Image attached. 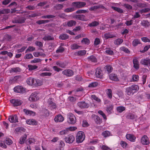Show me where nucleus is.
Listing matches in <instances>:
<instances>
[{
    "label": "nucleus",
    "instance_id": "obj_57",
    "mask_svg": "<svg viewBox=\"0 0 150 150\" xmlns=\"http://www.w3.org/2000/svg\"><path fill=\"white\" fill-rule=\"evenodd\" d=\"M139 76L137 75H133L132 76V80L133 81H137L139 80Z\"/></svg>",
    "mask_w": 150,
    "mask_h": 150
},
{
    "label": "nucleus",
    "instance_id": "obj_18",
    "mask_svg": "<svg viewBox=\"0 0 150 150\" xmlns=\"http://www.w3.org/2000/svg\"><path fill=\"white\" fill-rule=\"evenodd\" d=\"M96 74L97 77L101 78L103 74V71L101 69L98 68L96 69Z\"/></svg>",
    "mask_w": 150,
    "mask_h": 150
},
{
    "label": "nucleus",
    "instance_id": "obj_54",
    "mask_svg": "<svg viewBox=\"0 0 150 150\" xmlns=\"http://www.w3.org/2000/svg\"><path fill=\"white\" fill-rule=\"evenodd\" d=\"M137 5L138 7L141 8H145L146 6V4L142 3H138L137 4Z\"/></svg>",
    "mask_w": 150,
    "mask_h": 150
},
{
    "label": "nucleus",
    "instance_id": "obj_31",
    "mask_svg": "<svg viewBox=\"0 0 150 150\" xmlns=\"http://www.w3.org/2000/svg\"><path fill=\"white\" fill-rule=\"evenodd\" d=\"M104 6L102 5H100L98 6H94L91 7L89 8V10L91 11H94L95 9L100 8H103Z\"/></svg>",
    "mask_w": 150,
    "mask_h": 150
},
{
    "label": "nucleus",
    "instance_id": "obj_62",
    "mask_svg": "<svg viewBox=\"0 0 150 150\" xmlns=\"http://www.w3.org/2000/svg\"><path fill=\"white\" fill-rule=\"evenodd\" d=\"M98 113L100 115H102L103 117L105 120H106L107 118L103 112L101 110H99L98 112Z\"/></svg>",
    "mask_w": 150,
    "mask_h": 150
},
{
    "label": "nucleus",
    "instance_id": "obj_42",
    "mask_svg": "<svg viewBox=\"0 0 150 150\" xmlns=\"http://www.w3.org/2000/svg\"><path fill=\"white\" fill-rule=\"evenodd\" d=\"M82 43H84L85 44L88 45L90 43L89 39L87 38H83L81 41Z\"/></svg>",
    "mask_w": 150,
    "mask_h": 150
},
{
    "label": "nucleus",
    "instance_id": "obj_29",
    "mask_svg": "<svg viewBox=\"0 0 150 150\" xmlns=\"http://www.w3.org/2000/svg\"><path fill=\"white\" fill-rule=\"evenodd\" d=\"M86 51L85 50H80L76 53V55L80 56L84 55L86 54Z\"/></svg>",
    "mask_w": 150,
    "mask_h": 150
},
{
    "label": "nucleus",
    "instance_id": "obj_28",
    "mask_svg": "<svg viewBox=\"0 0 150 150\" xmlns=\"http://www.w3.org/2000/svg\"><path fill=\"white\" fill-rule=\"evenodd\" d=\"M69 38V35L66 34H61L59 37V38L62 40H66Z\"/></svg>",
    "mask_w": 150,
    "mask_h": 150
},
{
    "label": "nucleus",
    "instance_id": "obj_17",
    "mask_svg": "<svg viewBox=\"0 0 150 150\" xmlns=\"http://www.w3.org/2000/svg\"><path fill=\"white\" fill-rule=\"evenodd\" d=\"M126 139L132 142H134L135 141L136 137L133 134H127L126 135Z\"/></svg>",
    "mask_w": 150,
    "mask_h": 150
},
{
    "label": "nucleus",
    "instance_id": "obj_7",
    "mask_svg": "<svg viewBox=\"0 0 150 150\" xmlns=\"http://www.w3.org/2000/svg\"><path fill=\"white\" fill-rule=\"evenodd\" d=\"M38 94L36 92H34L31 93L30 95L29 100L32 101H35L39 99Z\"/></svg>",
    "mask_w": 150,
    "mask_h": 150
},
{
    "label": "nucleus",
    "instance_id": "obj_26",
    "mask_svg": "<svg viewBox=\"0 0 150 150\" xmlns=\"http://www.w3.org/2000/svg\"><path fill=\"white\" fill-rule=\"evenodd\" d=\"M76 24V22L75 21L71 20L67 22V25L69 27H71L75 25Z\"/></svg>",
    "mask_w": 150,
    "mask_h": 150
},
{
    "label": "nucleus",
    "instance_id": "obj_51",
    "mask_svg": "<svg viewBox=\"0 0 150 150\" xmlns=\"http://www.w3.org/2000/svg\"><path fill=\"white\" fill-rule=\"evenodd\" d=\"M88 59L93 62H95L96 61V59L93 55H91L88 57Z\"/></svg>",
    "mask_w": 150,
    "mask_h": 150
},
{
    "label": "nucleus",
    "instance_id": "obj_61",
    "mask_svg": "<svg viewBox=\"0 0 150 150\" xmlns=\"http://www.w3.org/2000/svg\"><path fill=\"white\" fill-rule=\"evenodd\" d=\"M85 18V16L83 15H79L77 16L76 18L78 20L83 21Z\"/></svg>",
    "mask_w": 150,
    "mask_h": 150
},
{
    "label": "nucleus",
    "instance_id": "obj_4",
    "mask_svg": "<svg viewBox=\"0 0 150 150\" xmlns=\"http://www.w3.org/2000/svg\"><path fill=\"white\" fill-rule=\"evenodd\" d=\"M10 102L13 107H16L21 105L23 103V101L18 99H12L10 100Z\"/></svg>",
    "mask_w": 150,
    "mask_h": 150
},
{
    "label": "nucleus",
    "instance_id": "obj_1",
    "mask_svg": "<svg viewBox=\"0 0 150 150\" xmlns=\"http://www.w3.org/2000/svg\"><path fill=\"white\" fill-rule=\"evenodd\" d=\"M138 86L136 85H133L125 89V94L129 96L132 95L139 90Z\"/></svg>",
    "mask_w": 150,
    "mask_h": 150
},
{
    "label": "nucleus",
    "instance_id": "obj_33",
    "mask_svg": "<svg viewBox=\"0 0 150 150\" xmlns=\"http://www.w3.org/2000/svg\"><path fill=\"white\" fill-rule=\"evenodd\" d=\"M123 42V40L122 39L118 38L115 40L114 43L115 45H119L121 44Z\"/></svg>",
    "mask_w": 150,
    "mask_h": 150
},
{
    "label": "nucleus",
    "instance_id": "obj_56",
    "mask_svg": "<svg viewBox=\"0 0 150 150\" xmlns=\"http://www.w3.org/2000/svg\"><path fill=\"white\" fill-rule=\"evenodd\" d=\"M91 98L92 99L98 102H100V99L98 97H97L95 95H93L91 96Z\"/></svg>",
    "mask_w": 150,
    "mask_h": 150
},
{
    "label": "nucleus",
    "instance_id": "obj_41",
    "mask_svg": "<svg viewBox=\"0 0 150 150\" xmlns=\"http://www.w3.org/2000/svg\"><path fill=\"white\" fill-rule=\"evenodd\" d=\"M105 69L108 73H110L112 72L113 68L110 65H107L105 67Z\"/></svg>",
    "mask_w": 150,
    "mask_h": 150
},
{
    "label": "nucleus",
    "instance_id": "obj_43",
    "mask_svg": "<svg viewBox=\"0 0 150 150\" xmlns=\"http://www.w3.org/2000/svg\"><path fill=\"white\" fill-rule=\"evenodd\" d=\"M71 50H74L78 49L80 46L78 45L77 44L74 43L71 45Z\"/></svg>",
    "mask_w": 150,
    "mask_h": 150
},
{
    "label": "nucleus",
    "instance_id": "obj_50",
    "mask_svg": "<svg viewBox=\"0 0 150 150\" xmlns=\"http://www.w3.org/2000/svg\"><path fill=\"white\" fill-rule=\"evenodd\" d=\"M75 10L74 7L69 8L65 9L64 11L65 12L69 13L72 12Z\"/></svg>",
    "mask_w": 150,
    "mask_h": 150
},
{
    "label": "nucleus",
    "instance_id": "obj_6",
    "mask_svg": "<svg viewBox=\"0 0 150 150\" xmlns=\"http://www.w3.org/2000/svg\"><path fill=\"white\" fill-rule=\"evenodd\" d=\"M13 90L14 92L18 93H23L26 92V89L21 86H17L15 87Z\"/></svg>",
    "mask_w": 150,
    "mask_h": 150
},
{
    "label": "nucleus",
    "instance_id": "obj_49",
    "mask_svg": "<svg viewBox=\"0 0 150 150\" xmlns=\"http://www.w3.org/2000/svg\"><path fill=\"white\" fill-rule=\"evenodd\" d=\"M150 10V9L149 8H146L141 10H140L139 11V12L141 13L142 14L143 13H145L149 12Z\"/></svg>",
    "mask_w": 150,
    "mask_h": 150
},
{
    "label": "nucleus",
    "instance_id": "obj_47",
    "mask_svg": "<svg viewBox=\"0 0 150 150\" xmlns=\"http://www.w3.org/2000/svg\"><path fill=\"white\" fill-rule=\"evenodd\" d=\"M113 109V106L111 105H110L107 106V111L108 113H110L111 111Z\"/></svg>",
    "mask_w": 150,
    "mask_h": 150
},
{
    "label": "nucleus",
    "instance_id": "obj_11",
    "mask_svg": "<svg viewBox=\"0 0 150 150\" xmlns=\"http://www.w3.org/2000/svg\"><path fill=\"white\" fill-rule=\"evenodd\" d=\"M75 140V138L74 136L70 134L68 135L65 138V141L66 142L70 144L73 143Z\"/></svg>",
    "mask_w": 150,
    "mask_h": 150
},
{
    "label": "nucleus",
    "instance_id": "obj_46",
    "mask_svg": "<svg viewBox=\"0 0 150 150\" xmlns=\"http://www.w3.org/2000/svg\"><path fill=\"white\" fill-rule=\"evenodd\" d=\"M55 16H55L53 15H50L42 16L41 17V18H54L55 17Z\"/></svg>",
    "mask_w": 150,
    "mask_h": 150
},
{
    "label": "nucleus",
    "instance_id": "obj_34",
    "mask_svg": "<svg viewBox=\"0 0 150 150\" xmlns=\"http://www.w3.org/2000/svg\"><path fill=\"white\" fill-rule=\"evenodd\" d=\"M140 44V42L139 40L138 39H135L132 42V45L134 46H136Z\"/></svg>",
    "mask_w": 150,
    "mask_h": 150
},
{
    "label": "nucleus",
    "instance_id": "obj_30",
    "mask_svg": "<svg viewBox=\"0 0 150 150\" xmlns=\"http://www.w3.org/2000/svg\"><path fill=\"white\" fill-rule=\"evenodd\" d=\"M10 10L9 9H3L0 10V15L1 14H7L10 12Z\"/></svg>",
    "mask_w": 150,
    "mask_h": 150
},
{
    "label": "nucleus",
    "instance_id": "obj_27",
    "mask_svg": "<svg viewBox=\"0 0 150 150\" xmlns=\"http://www.w3.org/2000/svg\"><path fill=\"white\" fill-rule=\"evenodd\" d=\"M43 40L45 41L53 40L54 39V38L50 35H45L42 38Z\"/></svg>",
    "mask_w": 150,
    "mask_h": 150
},
{
    "label": "nucleus",
    "instance_id": "obj_16",
    "mask_svg": "<svg viewBox=\"0 0 150 150\" xmlns=\"http://www.w3.org/2000/svg\"><path fill=\"white\" fill-rule=\"evenodd\" d=\"M78 105L81 108H87L88 105L84 101L79 102L77 103Z\"/></svg>",
    "mask_w": 150,
    "mask_h": 150
},
{
    "label": "nucleus",
    "instance_id": "obj_19",
    "mask_svg": "<svg viewBox=\"0 0 150 150\" xmlns=\"http://www.w3.org/2000/svg\"><path fill=\"white\" fill-rule=\"evenodd\" d=\"M137 117V115L131 113H129L126 116L127 118L131 120L136 119Z\"/></svg>",
    "mask_w": 150,
    "mask_h": 150
},
{
    "label": "nucleus",
    "instance_id": "obj_35",
    "mask_svg": "<svg viewBox=\"0 0 150 150\" xmlns=\"http://www.w3.org/2000/svg\"><path fill=\"white\" fill-rule=\"evenodd\" d=\"M111 8L120 13H122L123 12L122 9L120 8L112 6H111Z\"/></svg>",
    "mask_w": 150,
    "mask_h": 150
},
{
    "label": "nucleus",
    "instance_id": "obj_38",
    "mask_svg": "<svg viewBox=\"0 0 150 150\" xmlns=\"http://www.w3.org/2000/svg\"><path fill=\"white\" fill-rule=\"evenodd\" d=\"M120 144L121 146L124 149L126 148L128 145L127 143L123 141H121Z\"/></svg>",
    "mask_w": 150,
    "mask_h": 150
},
{
    "label": "nucleus",
    "instance_id": "obj_3",
    "mask_svg": "<svg viewBox=\"0 0 150 150\" xmlns=\"http://www.w3.org/2000/svg\"><path fill=\"white\" fill-rule=\"evenodd\" d=\"M26 18L25 17L17 16L12 21L13 23H25Z\"/></svg>",
    "mask_w": 150,
    "mask_h": 150
},
{
    "label": "nucleus",
    "instance_id": "obj_64",
    "mask_svg": "<svg viewBox=\"0 0 150 150\" xmlns=\"http://www.w3.org/2000/svg\"><path fill=\"white\" fill-rule=\"evenodd\" d=\"M35 45L39 47H42L43 46V43L40 41H36L35 42Z\"/></svg>",
    "mask_w": 150,
    "mask_h": 150
},
{
    "label": "nucleus",
    "instance_id": "obj_20",
    "mask_svg": "<svg viewBox=\"0 0 150 150\" xmlns=\"http://www.w3.org/2000/svg\"><path fill=\"white\" fill-rule=\"evenodd\" d=\"M54 120L57 122H62L64 120V118L61 115H59L55 117Z\"/></svg>",
    "mask_w": 150,
    "mask_h": 150
},
{
    "label": "nucleus",
    "instance_id": "obj_14",
    "mask_svg": "<svg viewBox=\"0 0 150 150\" xmlns=\"http://www.w3.org/2000/svg\"><path fill=\"white\" fill-rule=\"evenodd\" d=\"M48 103L51 109V110L54 109L56 108V104L53 103L52 101V99L51 98L49 99L48 101Z\"/></svg>",
    "mask_w": 150,
    "mask_h": 150
},
{
    "label": "nucleus",
    "instance_id": "obj_55",
    "mask_svg": "<svg viewBox=\"0 0 150 150\" xmlns=\"http://www.w3.org/2000/svg\"><path fill=\"white\" fill-rule=\"evenodd\" d=\"M98 83L97 82H92L89 84L88 87H94L98 86Z\"/></svg>",
    "mask_w": 150,
    "mask_h": 150
},
{
    "label": "nucleus",
    "instance_id": "obj_13",
    "mask_svg": "<svg viewBox=\"0 0 150 150\" xmlns=\"http://www.w3.org/2000/svg\"><path fill=\"white\" fill-rule=\"evenodd\" d=\"M62 74L67 76L70 77L74 74V71L71 70L67 69L63 71Z\"/></svg>",
    "mask_w": 150,
    "mask_h": 150
},
{
    "label": "nucleus",
    "instance_id": "obj_2",
    "mask_svg": "<svg viewBox=\"0 0 150 150\" xmlns=\"http://www.w3.org/2000/svg\"><path fill=\"white\" fill-rule=\"evenodd\" d=\"M85 138L84 133L82 131H79L77 133L76 138V142L78 143H82Z\"/></svg>",
    "mask_w": 150,
    "mask_h": 150
},
{
    "label": "nucleus",
    "instance_id": "obj_23",
    "mask_svg": "<svg viewBox=\"0 0 150 150\" xmlns=\"http://www.w3.org/2000/svg\"><path fill=\"white\" fill-rule=\"evenodd\" d=\"M58 147L59 150H63L64 147L65 145L64 142L62 140H60L58 142Z\"/></svg>",
    "mask_w": 150,
    "mask_h": 150
},
{
    "label": "nucleus",
    "instance_id": "obj_37",
    "mask_svg": "<svg viewBox=\"0 0 150 150\" xmlns=\"http://www.w3.org/2000/svg\"><path fill=\"white\" fill-rule=\"evenodd\" d=\"M50 22V21L48 20H39L36 22V23L39 25L42 24L48 23Z\"/></svg>",
    "mask_w": 150,
    "mask_h": 150
},
{
    "label": "nucleus",
    "instance_id": "obj_5",
    "mask_svg": "<svg viewBox=\"0 0 150 150\" xmlns=\"http://www.w3.org/2000/svg\"><path fill=\"white\" fill-rule=\"evenodd\" d=\"M76 121V117L74 115L71 113L68 114L67 122L69 123L74 124L75 123Z\"/></svg>",
    "mask_w": 150,
    "mask_h": 150
},
{
    "label": "nucleus",
    "instance_id": "obj_60",
    "mask_svg": "<svg viewBox=\"0 0 150 150\" xmlns=\"http://www.w3.org/2000/svg\"><path fill=\"white\" fill-rule=\"evenodd\" d=\"M33 58V56L31 53L27 54L25 56L24 58L26 59H29Z\"/></svg>",
    "mask_w": 150,
    "mask_h": 150
},
{
    "label": "nucleus",
    "instance_id": "obj_9",
    "mask_svg": "<svg viewBox=\"0 0 150 150\" xmlns=\"http://www.w3.org/2000/svg\"><path fill=\"white\" fill-rule=\"evenodd\" d=\"M140 63L141 64L149 67L150 66V59L148 58L142 59L141 60Z\"/></svg>",
    "mask_w": 150,
    "mask_h": 150
},
{
    "label": "nucleus",
    "instance_id": "obj_8",
    "mask_svg": "<svg viewBox=\"0 0 150 150\" xmlns=\"http://www.w3.org/2000/svg\"><path fill=\"white\" fill-rule=\"evenodd\" d=\"M72 5L77 8H81L84 7L86 5L85 2L76 1L72 3Z\"/></svg>",
    "mask_w": 150,
    "mask_h": 150
},
{
    "label": "nucleus",
    "instance_id": "obj_53",
    "mask_svg": "<svg viewBox=\"0 0 150 150\" xmlns=\"http://www.w3.org/2000/svg\"><path fill=\"white\" fill-rule=\"evenodd\" d=\"M64 49L63 47L61 46H60L58 49L56 50V53H62L64 52Z\"/></svg>",
    "mask_w": 150,
    "mask_h": 150
},
{
    "label": "nucleus",
    "instance_id": "obj_44",
    "mask_svg": "<svg viewBox=\"0 0 150 150\" xmlns=\"http://www.w3.org/2000/svg\"><path fill=\"white\" fill-rule=\"evenodd\" d=\"M105 52L107 54L110 55H113L114 54L113 51L110 49H107Z\"/></svg>",
    "mask_w": 150,
    "mask_h": 150
},
{
    "label": "nucleus",
    "instance_id": "obj_36",
    "mask_svg": "<svg viewBox=\"0 0 150 150\" xmlns=\"http://www.w3.org/2000/svg\"><path fill=\"white\" fill-rule=\"evenodd\" d=\"M55 64L59 66V67L64 68L66 66V64L65 63L63 62H56Z\"/></svg>",
    "mask_w": 150,
    "mask_h": 150
},
{
    "label": "nucleus",
    "instance_id": "obj_25",
    "mask_svg": "<svg viewBox=\"0 0 150 150\" xmlns=\"http://www.w3.org/2000/svg\"><path fill=\"white\" fill-rule=\"evenodd\" d=\"M141 25L145 28L149 27L150 25L149 22L147 20H143L141 21Z\"/></svg>",
    "mask_w": 150,
    "mask_h": 150
},
{
    "label": "nucleus",
    "instance_id": "obj_15",
    "mask_svg": "<svg viewBox=\"0 0 150 150\" xmlns=\"http://www.w3.org/2000/svg\"><path fill=\"white\" fill-rule=\"evenodd\" d=\"M133 67L136 69H138L139 68V62L136 58H134L133 60Z\"/></svg>",
    "mask_w": 150,
    "mask_h": 150
},
{
    "label": "nucleus",
    "instance_id": "obj_32",
    "mask_svg": "<svg viewBox=\"0 0 150 150\" xmlns=\"http://www.w3.org/2000/svg\"><path fill=\"white\" fill-rule=\"evenodd\" d=\"M64 7L63 4H58L54 6V8L56 10H59L62 9Z\"/></svg>",
    "mask_w": 150,
    "mask_h": 150
},
{
    "label": "nucleus",
    "instance_id": "obj_24",
    "mask_svg": "<svg viewBox=\"0 0 150 150\" xmlns=\"http://www.w3.org/2000/svg\"><path fill=\"white\" fill-rule=\"evenodd\" d=\"M110 79L114 81H118L117 76L115 74H112L110 75L109 76Z\"/></svg>",
    "mask_w": 150,
    "mask_h": 150
},
{
    "label": "nucleus",
    "instance_id": "obj_59",
    "mask_svg": "<svg viewBox=\"0 0 150 150\" xmlns=\"http://www.w3.org/2000/svg\"><path fill=\"white\" fill-rule=\"evenodd\" d=\"M100 147L102 150H111V149L108 146L105 145H100Z\"/></svg>",
    "mask_w": 150,
    "mask_h": 150
},
{
    "label": "nucleus",
    "instance_id": "obj_39",
    "mask_svg": "<svg viewBox=\"0 0 150 150\" xmlns=\"http://www.w3.org/2000/svg\"><path fill=\"white\" fill-rule=\"evenodd\" d=\"M110 132L108 131H103L102 133V134L105 137H106L110 135Z\"/></svg>",
    "mask_w": 150,
    "mask_h": 150
},
{
    "label": "nucleus",
    "instance_id": "obj_45",
    "mask_svg": "<svg viewBox=\"0 0 150 150\" xmlns=\"http://www.w3.org/2000/svg\"><path fill=\"white\" fill-rule=\"evenodd\" d=\"M96 123L98 124H100L102 122L101 119L98 116H96L95 120Z\"/></svg>",
    "mask_w": 150,
    "mask_h": 150
},
{
    "label": "nucleus",
    "instance_id": "obj_63",
    "mask_svg": "<svg viewBox=\"0 0 150 150\" xmlns=\"http://www.w3.org/2000/svg\"><path fill=\"white\" fill-rule=\"evenodd\" d=\"M52 74V73L51 72H43L41 74V76H51Z\"/></svg>",
    "mask_w": 150,
    "mask_h": 150
},
{
    "label": "nucleus",
    "instance_id": "obj_10",
    "mask_svg": "<svg viewBox=\"0 0 150 150\" xmlns=\"http://www.w3.org/2000/svg\"><path fill=\"white\" fill-rule=\"evenodd\" d=\"M141 142L144 145H148L150 144L148 137L146 135H144L141 138Z\"/></svg>",
    "mask_w": 150,
    "mask_h": 150
},
{
    "label": "nucleus",
    "instance_id": "obj_21",
    "mask_svg": "<svg viewBox=\"0 0 150 150\" xmlns=\"http://www.w3.org/2000/svg\"><path fill=\"white\" fill-rule=\"evenodd\" d=\"M23 112L27 115H32L34 116L35 115V113L32 111L27 110L26 109H24Z\"/></svg>",
    "mask_w": 150,
    "mask_h": 150
},
{
    "label": "nucleus",
    "instance_id": "obj_12",
    "mask_svg": "<svg viewBox=\"0 0 150 150\" xmlns=\"http://www.w3.org/2000/svg\"><path fill=\"white\" fill-rule=\"evenodd\" d=\"M8 120L11 123H15L18 122V118L16 114L9 116Z\"/></svg>",
    "mask_w": 150,
    "mask_h": 150
},
{
    "label": "nucleus",
    "instance_id": "obj_52",
    "mask_svg": "<svg viewBox=\"0 0 150 150\" xmlns=\"http://www.w3.org/2000/svg\"><path fill=\"white\" fill-rule=\"evenodd\" d=\"M112 91L111 89H108L107 94L108 97L110 98H112Z\"/></svg>",
    "mask_w": 150,
    "mask_h": 150
},
{
    "label": "nucleus",
    "instance_id": "obj_40",
    "mask_svg": "<svg viewBox=\"0 0 150 150\" xmlns=\"http://www.w3.org/2000/svg\"><path fill=\"white\" fill-rule=\"evenodd\" d=\"M99 23L98 22L94 21L92 22L91 23L88 24V26L89 27H94L98 25Z\"/></svg>",
    "mask_w": 150,
    "mask_h": 150
},
{
    "label": "nucleus",
    "instance_id": "obj_58",
    "mask_svg": "<svg viewBox=\"0 0 150 150\" xmlns=\"http://www.w3.org/2000/svg\"><path fill=\"white\" fill-rule=\"evenodd\" d=\"M28 67L29 70L32 71L38 68V67L36 65H28Z\"/></svg>",
    "mask_w": 150,
    "mask_h": 150
},
{
    "label": "nucleus",
    "instance_id": "obj_48",
    "mask_svg": "<svg viewBox=\"0 0 150 150\" xmlns=\"http://www.w3.org/2000/svg\"><path fill=\"white\" fill-rule=\"evenodd\" d=\"M125 110V107L123 106H119L117 108V110L119 112H121Z\"/></svg>",
    "mask_w": 150,
    "mask_h": 150
},
{
    "label": "nucleus",
    "instance_id": "obj_22",
    "mask_svg": "<svg viewBox=\"0 0 150 150\" xmlns=\"http://www.w3.org/2000/svg\"><path fill=\"white\" fill-rule=\"evenodd\" d=\"M26 123L30 125H36L37 122L35 120L31 119L27 120L26 121Z\"/></svg>",
    "mask_w": 150,
    "mask_h": 150
}]
</instances>
